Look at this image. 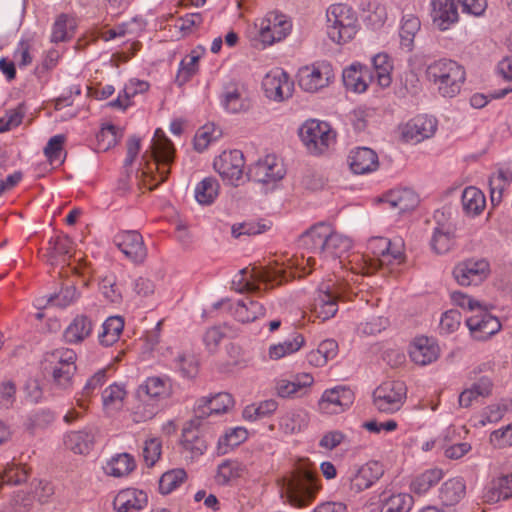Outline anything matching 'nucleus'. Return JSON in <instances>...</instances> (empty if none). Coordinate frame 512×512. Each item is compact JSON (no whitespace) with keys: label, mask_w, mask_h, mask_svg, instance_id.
Listing matches in <instances>:
<instances>
[{"label":"nucleus","mask_w":512,"mask_h":512,"mask_svg":"<svg viewBox=\"0 0 512 512\" xmlns=\"http://www.w3.org/2000/svg\"><path fill=\"white\" fill-rule=\"evenodd\" d=\"M248 438V432L244 427L238 426L229 428L218 439L217 452L219 455H225L238 447Z\"/></svg>","instance_id":"nucleus-51"},{"label":"nucleus","mask_w":512,"mask_h":512,"mask_svg":"<svg viewBox=\"0 0 512 512\" xmlns=\"http://www.w3.org/2000/svg\"><path fill=\"white\" fill-rule=\"evenodd\" d=\"M492 390V382L487 377H482L464 389L459 395V404L461 407H469L479 398L487 397Z\"/></svg>","instance_id":"nucleus-45"},{"label":"nucleus","mask_w":512,"mask_h":512,"mask_svg":"<svg viewBox=\"0 0 512 512\" xmlns=\"http://www.w3.org/2000/svg\"><path fill=\"white\" fill-rule=\"evenodd\" d=\"M286 175L283 159L276 154H266L248 166L246 176L248 180L266 186H275Z\"/></svg>","instance_id":"nucleus-12"},{"label":"nucleus","mask_w":512,"mask_h":512,"mask_svg":"<svg viewBox=\"0 0 512 512\" xmlns=\"http://www.w3.org/2000/svg\"><path fill=\"white\" fill-rule=\"evenodd\" d=\"M508 408L509 406L506 401H501L487 406L476 418L475 425L479 427H484L487 424L499 422L508 411Z\"/></svg>","instance_id":"nucleus-64"},{"label":"nucleus","mask_w":512,"mask_h":512,"mask_svg":"<svg viewBox=\"0 0 512 512\" xmlns=\"http://www.w3.org/2000/svg\"><path fill=\"white\" fill-rule=\"evenodd\" d=\"M304 345V337L300 334L292 338L285 339L283 342L273 344L268 349V356L271 360H279L286 356L296 353Z\"/></svg>","instance_id":"nucleus-57"},{"label":"nucleus","mask_w":512,"mask_h":512,"mask_svg":"<svg viewBox=\"0 0 512 512\" xmlns=\"http://www.w3.org/2000/svg\"><path fill=\"white\" fill-rule=\"evenodd\" d=\"M221 136V131L213 123H207L200 127L194 136V148L198 152L205 151L210 144L217 141Z\"/></svg>","instance_id":"nucleus-63"},{"label":"nucleus","mask_w":512,"mask_h":512,"mask_svg":"<svg viewBox=\"0 0 512 512\" xmlns=\"http://www.w3.org/2000/svg\"><path fill=\"white\" fill-rule=\"evenodd\" d=\"M309 424V413L301 408L291 409L279 417V430L286 435L299 433Z\"/></svg>","instance_id":"nucleus-35"},{"label":"nucleus","mask_w":512,"mask_h":512,"mask_svg":"<svg viewBox=\"0 0 512 512\" xmlns=\"http://www.w3.org/2000/svg\"><path fill=\"white\" fill-rule=\"evenodd\" d=\"M444 217L443 212L437 211L435 214L436 226L431 238V247L438 254L449 252L455 244V224L451 221H440Z\"/></svg>","instance_id":"nucleus-26"},{"label":"nucleus","mask_w":512,"mask_h":512,"mask_svg":"<svg viewBox=\"0 0 512 512\" xmlns=\"http://www.w3.org/2000/svg\"><path fill=\"white\" fill-rule=\"evenodd\" d=\"M426 76L442 97L453 98L461 91L466 71L458 62L444 58L429 64Z\"/></svg>","instance_id":"nucleus-4"},{"label":"nucleus","mask_w":512,"mask_h":512,"mask_svg":"<svg viewBox=\"0 0 512 512\" xmlns=\"http://www.w3.org/2000/svg\"><path fill=\"white\" fill-rule=\"evenodd\" d=\"M443 477L441 469H429L417 476L411 483V490L418 495L426 494Z\"/></svg>","instance_id":"nucleus-61"},{"label":"nucleus","mask_w":512,"mask_h":512,"mask_svg":"<svg viewBox=\"0 0 512 512\" xmlns=\"http://www.w3.org/2000/svg\"><path fill=\"white\" fill-rule=\"evenodd\" d=\"M483 498L491 504L512 498V473L501 474L493 478L487 486Z\"/></svg>","instance_id":"nucleus-34"},{"label":"nucleus","mask_w":512,"mask_h":512,"mask_svg":"<svg viewBox=\"0 0 512 512\" xmlns=\"http://www.w3.org/2000/svg\"><path fill=\"white\" fill-rule=\"evenodd\" d=\"M73 249L72 240L64 234L51 237L48 242L47 254L50 262L56 263L60 260L65 261L70 257Z\"/></svg>","instance_id":"nucleus-53"},{"label":"nucleus","mask_w":512,"mask_h":512,"mask_svg":"<svg viewBox=\"0 0 512 512\" xmlns=\"http://www.w3.org/2000/svg\"><path fill=\"white\" fill-rule=\"evenodd\" d=\"M258 31V39L262 48L271 46L285 39L292 30V22L280 12L272 11L255 22Z\"/></svg>","instance_id":"nucleus-11"},{"label":"nucleus","mask_w":512,"mask_h":512,"mask_svg":"<svg viewBox=\"0 0 512 512\" xmlns=\"http://www.w3.org/2000/svg\"><path fill=\"white\" fill-rule=\"evenodd\" d=\"M437 124L433 116L417 115L402 127V137L406 142L420 143L435 134Z\"/></svg>","instance_id":"nucleus-21"},{"label":"nucleus","mask_w":512,"mask_h":512,"mask_svg":"<svg viewBox=\"0 0 512 512\" xmlns=\"http://www.w3.org/2000/svg\"><path fill=\"white\" fill-rule=\"evenodd\" d=\"M172 393V384L166 376L148 377L138 388V395H146L157 401L168 398Z\"/></svg>","instance_id":"nucleus-37"},{"label":"nucleus","mask_w":512,"mask_h":512,"mask_svg":"<svg viewBox=\"0 0 512 512\" xmlns=\"http://www.w3.org/2000/svg\"><path fill=\"white\" fill-rule=\"evenodd\" d=\"M212 307L215 310L223 308L229 311L237 321L242 323L253 322L265 315L264 306L249 297L239 300L235 304H232L229 299H221L215 302Z\"/></svg>","instance_id":"nucleus-18"},{"label":"nucleus","mask_w":512,"mask_h":512,"mask_svg":"<svg viewBox=\"0 0 512 512\" xmlns=\"http://www.w3.org/2000/svg\"><path fill=\"white\" fill-rule=\"evenodd\" d=\"M234 405L229 393H217L213 396L199 398L194 405V412L198 418H206L210 415L226 413Z\"/></svg>","instance_id":"nucleus-24"},{"label":"nucleus","mask_w":512,"mask_h":512,"mask_svg":"<svg viewBox=\"0 0 512 512\" xmlns=\"http://www.w3.org/2000/svg\"><path fill=\"white\" fill-rule=\"evenodd\" d=\"M94 436L87 431H74L64 438L65 446L76 454H86L92 448Z\"/></svg>","instance_id":"nucleus-58"},{"label":"nucleus","mask_w":512,"mask_h":512,"mask_svg":"<svg viewBox=\"0 0 512 512\" xmlns=\"http://www.w3.org/2000/svg\"><path fill=\"white\" fill-rule=\"evenodd\" d=\"M355 399L353 391L344 385H338L324 390L317 403L320 414L333 416L344 413L353 404Z\"/></svg>","instance_id":"nucleus-16"},{"label":"nucleus","mask_w":512,"mask_h":512,"mask_svg":"<svg viewBox=\"0 0 512 512\" xmlns=\"http://www.w3.org/2000/svg\"><path fill=\"white\" fill-rule=\"evenodd\" d=\"M116 246L132 262L141 263L147 256L142 235L135 231H122L114 237Z\"/></svg>","instance_id":"nucleus-22"},{"label":"nucleus","mask_w":512,"mask_h":512,"mask_svg":"<svg viewBox=\"0 0 512 512\" xmlns=\"http://www.w3.org/2000/svg\"><path fill=\"white\" fill-rule=\"evenodd\" d=\"M348 163L352 172L359 175L372 173L379 166L376 152L368 147H357L351 150Z\"/></svg>","instance_id":"nucleus-30"},{"label":"nucleus","mask_w":512,"mask_h":512,"mask_svg":"<svg viewBox=\"0 0 512 512\" xmlns=\"http://www.w3.org/2000/svg\"><path fill=\"white\" fill-rule=\"evenodd\" d=\"M489 273V263L484 259H467L459 262L453 269L454 279L461 286L478 285Z\"/></svg>","instance_id":"nucleus-19"},{"label":"nucleus","mask_w":512,"mask_h":512,"mask_svg":"<svg viewBox=\"0 0 512 512\" xmlns=\"http://www.w3.org/2000/svg\"><path fill=\"white\" fill-rule=\"evenodd\" d=\"M451 301L455 306L471 313L465 323L475 340H487L500 331L499 320L488 311L487 306L483 303L461 291L452 292Z\"/></svg>","instance_id":"nucleus-2"},{"label":"nucleus","mask_w":512,"mask_h":512,"mask_svg":"<svg viewBox=\"0 0 512 512\" xmlns=\"http://www.w3.org/2000/svg\"><path fill=\"white\" fill-rule=\"evenodd\" d=\"M407 397V387L403 381L382 382L373 392L375 408L383 413H395L403 406Z\"/></svg>","instance_id":"nucleus-13"},{"label":"nucleus","mask_w":512,"mask_h":512,"mask_svg":"<svg viewBox=\"0 0 512 512\" xmlns=\"http://www.w3.org/2000/svg\"><path fill=\"white\" fill-rule=\"evenodd\" d=\"M300 242L306 249L319 255L323 261L332 262L333 269L342 267L341 258L352 247L349 237L335 231L333 226L326 222L311 226L301 235Z\"/></svg>","instance_id":"nucleus-1"},{"label":"nucleus","mask_w":512,"mask_h":512,"mask_svg":"<svg viewBox=\"0 0 512 512\" xmlns=\"http://www.w3.org/2000/svg\"><path fill=\"white\" fill-rule=\"evenodd\" d=\"M262 89L269 100L283 102L292 97L294 83L284 69L276 67L263 77Z\"/></svg>","instance_id":"nucleus-17"},{"label":"nucleus","mask_w":512,"mask_h":512,"mask_svg":"<svg viewBox=\"0 0 512 512\" xmlns=\"http://www.w3.org/2000/svg\"><path fill=\"white\" fill-rule=\"evenodd\" d=\"M220 184L218 180L212 176L205 177L196 184L194 189L195 200L200 205H211L215 202L219 195Z\"/></svg>","instance_id":"nucleus-52"},{"label":"nucleus","mask_w":512,"mask_h":512,"mask_svg":"<svg viewBox=\"0 0 512 512\" xmlns=\"http://www.w3.org/2000/svg\"><path fill=\"white\" fill-rule=\"evenodd\" d=\"M269 281L270 275L267 271L244 268L233 277L232 288L239 293L256 292L260 290V283Z\"/></svg>","instance_id":"nucleus-28"},{"label":"nucleus","mask_w":512,"mask_h":512,"mask_svg":"<svg viewBox=\"0 0 512 512\" xmlns=\"http://www.w3.org/2000/svg\"><path fill=\"white\" fill-rule=\"evenodd\" d=\"M383 202L400 213L413 209L418 199L416 194L409 188H397L390 190L383 197Z\"/></svg>","instance_id":"nucleus-39"},{"label":"nucleus","mask_w":512,"mask_h":512,"mask_svg":"<svg viewBox=\"0 0 512 512\" xmlns=\"http://www.w3.org/2000/svg\"><path fill=\"white\" fill-rule=\"evenodd\" d=\"M122 137L121 130L113 124H105L96 135V150L105 152L114 147Z\"/></svg>","instance_id":"nucleus-62"},{"label":"nucleus","mask_w":512,"mask_h":512,"mask_svg":"<svg viewBox=\"0 0 512 512\" xmlns=\"http://www.w3.org/2000/svg\"><path fill=\"white\" fill-rule=\"evenodd\" d=\"M150 149L151 162L145 163L142 174L144 176L152 174L151 180L155 181V183L149 184V189L152 190L167 179L170 165L174 160L175 148L165 133L161 129H156Z\"/></svg>","instance_id":"nucleus-6"},{"label":"nucleus","mask_w":512,"mask_h":512,"mask_svg":"<svg viewBox=\"0 0 512 512\" xmlns=\"http://www.w3.org/2000/svg\"><path fill=\"white\" fill-rule=\"evenodd\" d=\"M466 486L461 478H452L443 483L440 489V499L446 506L459 503L465 496Z\"/></svg>","instance_id":"nucleus-49"},{"label":"nucleus","mask_w":512,"mask_h":512,"mask_svg":"<svg viewBox=\"0 0 512 512\" xmlns=\"http://www.w3.org/2000/svg\"><path fill=\"white\" fill-rule=\"evenodd\" d=\"M320 489L318 476L306 471L284 478L279 493L284 503L295 508H304L314 501Z\"/></svg>","instance_id":"nucleus-5"},{"label":"nucleus","mask_w":512,"mask_h":512,"mask_svg":"<svg viewBox=\"0 0 512 512\" xmlns=\"http://www.w3.org/2000/svg\"><path fill=\"white\" fill-rule=\"evenodd\" d=\"M367 248L372 255L370 258L371 267L400 264L403 258L400 239L391 241L384 237H374L369 240Z\"/></svg>","instance_id":"nucleus-15"},{"label":"nucleus","mask_w":512,"mask_h":512,"mask_svg":"<svg viewBox=\"0 0 512 512\" xmlns=\"http://www.w3.org/2000/svg\"><path fill=\"white\" fill-rule=\"evenodd\" d=\"M338 354V343L334 339L323 340L317 347L307 355L309 364L315 367H323L328 361L334 359Z\"/></svg>","instance_id":"nucleus-47"},{"label":"nucleus","mask_w":512,"mask_h":512,"mask_svg":"<svg viewBox=\"0 0 512 512\" xmlns=\"http://www.w3.org/2000/svg\"><path fill=\"white\" fill-rule=\"evenodd\" d=\"M512 183V170L509 168H499L489 178L490 196L493 204L501 202L503 192Z\"/></svg>","instance_id":"nucleus-46"},{"label":"nucleus","mask_w":512,"mask_h":512,"mask_svg":"<svg viewBox=\"0 0 512 512\" xmlns=\"http://www.w3.org/2000/svg\"><path fill=\"white\" fill-rule=\"evenodd\" d=\"M108 380L107 370L100 369L94 373L86 382L82 391L76 396L77 406L86 410L89 406V401L94 391L102 387Z\"/></svg>","instance_id":"nucleus-48"},{"label":"nucleus","mask_w":512,"mask_h":512,"mask_svg":"<svg viewBox=\"0 0 512 512\" xmlns=\"http://www.w3.org/2000/svg\"><path fill=\"white\" fill-rule=\"evenodd\" d=\"M461 206L466 216H479L486 208V197L479 188L468 186L462 192Z\"/></svg>","instance_id":"nucleus-40"},{"label":"nucleus","mask_w":512,"mask_h":512,"mask_svg":"<svg viewBox=\"0 0 512 512\" xmlns=\"http://www.w3.org/2000/svg\"><path fill=\"white\" fill-rule=\"evenodd\" d=\"M148 503V495L143 490L127 488L119 491L114 498L116 512H140Z\"/></svg>","instance_id":"nucleus-27"},{"label":"nucleus","mask_w":512,"mask_h":512,"mask_svg":"<svg viewBox=\"0 0 512 512\" xmlns=\"http://www.w3.org/2000/svg\"><path fill=\"white\" fill-rule=\"evenodd\" d=\"M420 20L414 14H405L401 19L400 24V39L401 46L411 50L414 42V38L420 30Z\"/></svg>","instance_id":"nucleus-59"},{"label":"nucleus","mask_w":512,"mask_h":512,"mask_svg":"<svg viewBox=\"0 0 512 512\" xmlns=\"http://www.w3.org/2000/svg\"><path fill=\"white\" fill-rule=\"evenodd\" d=\"M245 472L246 466L242 462L226 459L217 466L214 479L218 485L225 486L242 477Z\"/></svg>","instance_id":"nucleus-43"},{"label":"nucleus","mask_w":512,"mask_h":512,"mask_svg":"<svg viewBox=\"0 0 512 512\" xmlns=\"http://www.w3.org/2000/svg\"><path fill=\"white\" fill-rule=\"evenodd\" d=\"M181 446L191 459L202 456L207 450L206 441L190 427H185L182 430Z\"/></svg>","instance_id":"nucleus-50"},{"label":"nucleus","mask_w":512,"mask_h":512,"mask_svg":"<svg viewBox=\"0 0 512 512\" xmlns=\"http://www.w3.org/2000/svg\"><path fill=\"white\" fill-rule=\"evenodd\" d=\"M127 397L126 385L114 382L106 387L101 394L102 405L107 413L121 410Z\"/></svg>","instance_id":"nucleus-42"},{"label":"nucleus","mask_w":512,"mask_h":512,"mask_svg":"<svg viewBox=\"0 0 512 512\" xmlns=\"http://www.w3.org/2000/svg\"><path fill=\"white\" fill-rule=\"evenodd\" d=\"M160 411V402L149 396L138 395L132 416L135 423L146 422Z\"/></svg>","instance_id":"nucleus-54"},{"label":"nucleus","mask_w":512,"mask_h":512,"mask_svg":"<svg viewBox=\"0 0 512 512\" xmlns=\"http://www.w3.org/2000/svg\"><path fill=\"white\" fill-rule=\"evenodd\" d=\"M201 54L198 50H192L181 60L176 75V82L179 86L186 84L197 73Z\"/></svg>","instance_id":"nucleus-60"},{"label":"nucleus","mask_w":512,"mask_h":512,"mask_svg":"<svg viewBox=\"0 0 512 512\" xmlns=\"http://www.w3.org/2000/svg\"><path fill=\"white\" fill-rule=\"evenodd\" d=\"M373 72L370 73L372 81L380 89L390 87L392 83V72L394 69L393 61L387 53L381 52L374 55L371 59Z\"/></svg>","instance_id":"nucleus-32"},{"label":"nucleus","mask_w":512,"mask_h":512,"mask_svg":"<svg viewBox=\"0 0 512 512\" xmlns=\"http://www.w3.org/2000/svg\"><path fill=\"white\" fill-rule=\"evenodd\" d=\"M213 169L224 184L238 187L247 179L245 157L238 149L224 150L213 160Z\"/></svg>","instance_id":"nucleus-9"},{"label":"nucleus","mask_w":512,"mask_h":512,"mask_svg":"<svg viewBox=\"0 0 512 512\" xmlns=\"http://www.w3.org/2000/svg\"><path fill=\"white\" fill-rule=\"evenodd\" d=\"M360 30V23L355 10L344 3L331 4L326 9L325 33L336 45L350 43Z\"/></svg>","instance_id":"nucleus-3"},{"label":"nucleus","mask_w":512,"mask_h":512,"mask_svg":"<svg viewBox=\"0 0 512 512\" xmlns=\"http://www.w3.org/2000/svg\"><path fill=\"white\" fill-rule=\"evenodd\" d=\"M298 136L307 152L314 156L325 154L337 140V132L331 124L319 119L304 121L298 129Z\"/></svg>","instance_id":"nucleus-7"},{"label":"nucleus","mask_w":512,"mask_h":512,"mask_svg":"<svg viewBox=\"0 0 512 512\" xmlns=\"http://www.w3.org/2000/svg\"><path fill=\"white\" fill-rule=\"evenodd\" d=\"M365 25L372 30L382 28L387 20V9L379 0H368L361 4Z\"/></svg>","instance_id":"nucleus-41"},{"label":"nucleus","mask_w":512,"mask_h":512,"mask_svg":"<svg viewBox=\"0 0 512 512\" xmlns=\"http://www.w3.org/2000/svg\"><path fill=\"white\" fill-rule=\"evenodd\" d=\"M77 18L73 14H59L51 27L50 40L52 43H61L71 40L76 32Z\"/></svg>","instance_id":"nucleus-36"},{"label":"nucleus","mask_w":512,"mask_h":512,"mask_svg":"<svg viewBox=\"0 0 512 512\" xmlns=\"http://www.w3.org/2000/svg\"><path fill=\"white\" fill-rule=\"evenodd\" d=\"M93 327L94 323L88 316L76 315L64 330V341L68 344H79L91 335Z\"/></svg>","instance_id":"nucleus-33"},{"label":"nucleus","mask_w":512,"mask_h":512,"mask_svg":"<svg viewBox=\"0 0 512 512\" xmlns=\"http://www.w3.org/2000/svg\"><path fill=\"white\" fill-rule=\"evenodd\" d=\"M143 24L137 19H132L128 22H123L113 28L104 29L99 31L98 37L104 41H112L120 38H127L128 40L137 36L142 30Z\"/></svg>","instance_id":"nucleus-44"},{"label":"nucleus","mask_w":512,"mask_h":512,"mask_svg":"<svg viewBox=\"0 0 512 512\" xmlns=\"http://www.w3.org/2000/svg\"><path fill=\"white\" fill-rule=\"evenodd\" d=\"M408 353L413 363L427 366L439 358L440 348L433 338L419 336L411 341Z\"/></svg>","instance_id":"nucleus-23"},{"label":"nucleus","mask_w":512,"mask_h":512,"mask_svg":"<svg viewBox=\"0 0 512 512\" xmlns=\"http://www.w3.org/2000/svg\"><path fill=\"white\" fill-rule=\"evenodd\" d=\"M430 17L441 31L448 30L459 20L458 8L454 0H430Z\"/></svg>","instance_id":"nucleus-25"},{"label":"nucleus","mask_w":512,"mask_h":512,"mask_svg":"<svg viewBox=\"0 0 512 512\" xmlns=\"http://www.w3.org/2000/svg\"><path fill=\"white\" fill-rule=\"evenodd\" d=\"M383 475V464L370 460L361 465L351 466L345 475V480L351 491L360 493L374 486Z\"/></svg>","instance_id":"nucleus-14"},{"label":"nucleus","mask_w":512,"mask_h":512,"mask_svg":"<svg viewBox=\"0 0 512 512\" xmlns=\"http://www.w3.org/2000/svg\"><path fill=\"white\" fill-rule=\"evenodd\" d=\"M414 505L411 494L405 492H383L380 496L379 512H410Z\"/></svg>","instance_id":"nucleus-38"},{"label":"nucleus","mask_w":512,"mask_h":512,"mask_svg":"<svg viewBox=\"0 0 512 512\" xmlns=\"http://www.w3.org/2000/svg\"><path fill=\"white\" fill-rule=\"evenodd\" d=\"M124 328V320L120 316L108 317L102 324L99 341L103 346L109 347L116 343Z\"/></svg>","instance_id":"nucleus-56"},{"label":"nucleus","mask_w":512,"mask_h":512,"mask_svg":"<svg viewBox=\"0 0 512 512\" xmlns=\"http://www.w3.org/2000/svg\"><path fill=\"white\" fill-rule=\"evenodd\" d=\"M220 105L229 114L245 113L251 108L246 88L239 83H229L220 94Z\"/></svg>","instance_id":"nucleus-20"},{"label":"nucleus","mask_w":512,"mask_h":512,"mask_svg":"<svg viewBox=\"0 0 512 512\" xmlns=\"http://www.w3.org/2000/svg\"><path fill=\"white\" fill-rule=\"evenodd\" d=\"M336 78L335 68L327 60H317L299 68L297 82L300 89L316 94L332 85Z\"/></svg>","instance_id":"nucleus-8"},{"label":"nucleus","mask_w":512,"mask_h":512,"mask_svg":"<svg viewBox=\"0 0 512 512\" xmlns=\"http://www.w3.org/2000/svg\"><path fill=\"white\" fill-rule=\"evenodd\" d=\"M342 297L340 286L332 280L322 282L314 293L310 312L316 319L322 322L327 321L338 312V301Z\"/></svg>","instance_id":"nucleus-10"},{"label":"nucleus","mask_w":512,"mask_h":512,"mask_svg":"<svg viewBox=\"0 0 512 512\" xmlns=\"http://www.w3.org/2000/svg\"><path fill=\"white\" fill-rule=\"evenodd\" d=\"M342 76L345 87L358 94L366 92L372 81L368 68L359 62L352 63L345 68Z\"/></svg>","instance_id":"nucleus-29"},{"label":"nucleus","mask_w":512,"mask_h":512,"mask_svg":"<svg viewBox=\"0 0 512 512\" xmlns=\"http://www.w3.org/2000/svg\"><path fill=\"white\" fill-rule=\"evenodd\" d=\"M136 467L134 458L128 453L113 456L105 466V473L113 477H124Z\"/></svg>","instance_id":"nucleus-55"},{"label":"nucleus","mask_w":512,"mask_h":512,"mask_svg":"<svg viewBox=\"0 0 512 512\" xmlns=\"http://www.w3.org/2000/svg\"><path fill=\"white\" fill-rule=\"evenodd\" d=\"M313 383L314 378L311 374L300 373L292 379L278 380L275 389L277 395L282 398L302 396L308 392Z\"/></svg>","instance_id":"nucleus-31"}]
</instances>
